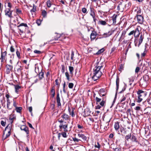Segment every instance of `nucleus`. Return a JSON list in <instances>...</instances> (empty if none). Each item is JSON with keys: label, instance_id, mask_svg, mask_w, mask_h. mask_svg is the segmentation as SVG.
I'll return each mask as SVG.
<instances>
[{"label": "nucleus", "instance_id": "79ce46f5", "mask_svg": "<svg viewBox=\"0 0 151 151\" xmlns=\"http://www.w3.org/2000/svg\"><path fill=\"white\" fill-rule=\"evenodd\" d=\"M82 12L84 13H87V9L85 8H83L82 9Z\"/></svg>", "mask_w": 151, "mask_h": 151}, {"label": "nucleus", "instance_id": "338daca9", "mask_svg": "<svg viewBox=\"0 0 151 151\" xmlns=\"http://www.w3.org/2000/svg\"><path fill=\"white\" fill-rule=\"evenodd\" d=\"M129 83H130L131 82H133L134 80L133 79V78H129Z\"/></svg>", "mask_w": 151, "mask_h": 151}, {"label": "nucleus", "instance_id": "a211bd4d", "mask_svg": "<svg viewBox=\"0 0 151 151\" xmlns=\"http://www.w3.org/2000/svg\"><path fill=\"white\" fill-rule=\"evenodd\" d=\"M56 101L58 103V106H60L61 105L60 102V98L59 97V94L58 93L57 94V97H56Z\"/></svg>", "mask_w": 151, "mask_h": 151}, {"label": "nucleus", "instance_id": "49530a36", "mask_svg": "<svg viewBox=\"0 0 151 151\" xmlns=\"http://www.w3.org/2000/svg\"><path fill=\"white\" fill-rule=\"evenodd\" d=\"M103 49H101L98 51L96 53V54L97 55L99 54L101 52H103Z\"/></svg>", "mask_w": 151, "mask_h": 151}, {"label": "nucleus", "instance_id": "2eb2a0df", "mask_svg": "<svg viewBox=\"0 0 151 151\" xmlns=\"http://www.w3.org/2000/svg\"><path fill=\"white\" fill-rule=\"evenodd\" d=\"M22 130L24 131L27 133L28 134L29 133L28 130V127L24 125L22 126L20 128Z\"/></svg>", "mask_w": 151, "mask_h": 151}, {"label": "nucleus", "instance_id": "09e8293b", "mask_svg": "<svg viewBox=\"0 0 151 151\" xmlns=\"http://www.w3.org/2000/svg\"><path fill=\"white\" fill-rule=\"evenodd\" d=\"M62 73H64L65 71V67L64 65H62Z\"/></svg>", "mask_w": 151, "mask_h": 151}, {"label": "nucleus", "instance_id": "aec40b11", "mask_svg": "<svg viewBox=\"0 0 151 151\" xmlns=\"http://www.w3.org/2000/svg\"><path fill=\"white\" fill-rule=\"evenodd\" d=\"M14 86L15 88V92L17 93H18L19 89L21 88V87L18 85H14Z\"/></svg>", "mask_w": 151, "mask_h": 151}, {"label": "nucleus", "instance_id": "e2e57ef3", "mask_svg": "<svg viewBox=\"0 0 151 151\" xmlns=\"http://www.w3.org/2000/svg\"><path fill=\"white\" fill-rule=\"evenodd\" d=\"M28 109L30 112H32V108L31 106L29 107L28 108Z\"/></svg>", "mask_w": 151, "mask_h": 151}, {"label": "nucleus", "instance_id": "69168bd1", "mask_svg": "<svg viewBox=\"0 0 151 151\" xmlns=\"http://www.w3.org/2000/svg\"><path fill=\"white\" fill-rule=\"evenodd\" d=\"M140 107L139 106L136 107L135 109L136 110H140Z\"/></svg>", "mask_w": 151, "mask_h": 151}, {"label": "nucleus", "instance_id": "0e129e2a", "mask_svg": "<svg viewBox=\"0 0 151 151\" xmlns=\"http://www.w3.org/2000/svg\"><path fill=\"white\" fill-rule=\"evenodd\" d=\"M8 6L10 8H11L12 7V6L10 3L8 2Z\"/></svg>", "mask_w": 151, "mask_h": 151}, {"label": "nucleus", "instance_id": "c9c22d12", "mask_svg": "<svg viewBox=\"0 0 151 151\" xmlns=\"http://www.w3.org/2000/svg\"><path fill=\"white\" fill-rule=\"evenodd\" d=\"M131 140L133 142H137V141H136V138L134 135H132V137H131Z\"/></svg>", "mask_w": 151, "mask_h": 151}, {"label": "nucleus", "instance_id": "20e7f679", "mask_svg": "<svg viewBox=\"0 0 151 151\" xmlns=\"http://www.w3.org/2000/svg\"><path fill=\"white\" fill-rule=\"evenodd\" d=\"M125 5L124 1H119L117 6L118 10L121 12H122L125 8Z\"/></svg>", "mask_w": 151, "mask_h": 151}, {"label": "nucleus", "instance_id": "de8ad7c7", "mask_svg": "<svg viewBox=\"0 0 151 151\" xmlns=\"http://www.w3.org/2000/svg\"><path fill=\"white\" fill-rule=\"evenodd\" d=\"M34 52L37 54H40L41 53V52L39 50H35L34 51Z\"/></svg>", "mask_w": 151, "mask_h": 151}, {"label": "nucleus", "instance_id": "2f4dec72", "mask_svg": "<svg viewBox=\"0 0 151 151\" xmlns=\"http://www.w3.org/2000/svg\"><path fill=\"white\" fill-rule=\"evenodd\" d=\"M22 109L21 107H17L16 108V111L18 112H20L21 110Z\"/></svg>", "mask_w": 151, "mask_h": 151}, {"label": "nucleus", "instance_id": "f257e3e1", "mask_svg": "<svg viewBox=\"0 0 151 151\" xmlns=\"http://www.w3.org/2000/svg\"><path fill=\"white\" fill-rule=\"evenodd\" d=\"M93 69L92 78L95 81L98 80L101 76L102 73L100 70L101 68L102 67V63L98 62L95 64Z\"/></svg>", "mask_w": 151, "mask_h": 151}, {"label": "nucleus", "instance_id": "4d7b16f0", "mask_svg": "<svg viewBox=\"0 0 151 151\" xmlns=\"http://www.w3.org/2000/svg\"><path fill=\"white\" fill-rule=\"evenodd\" d=\"M134 34V30H133L130 32L128 34V35L129 36L131 35Z\"/></svg>", "mask_w": 151, "mask_h": 151}, {"label": "nucleus", "instance_id": "dca6fc26", "mask_svg": "<svg viewBox=\"0 0 151 151\" xmlns=\"http://www.w3.org/2000/svg\"><path fill=\"white\" fill-rule=\"evenodd\" d=\"M90 15L93 18H94V17H95V10L94 8L90 6Z\"/></svg>", "mask_w": 151, "mask_h": 151}, {"label": "nucleus", "instance_id": "864d4df0", "mask_svg": "<svg viewBox=\"0 0 151 151\" xmlns=\"http://www.w3.org/2000/svg\"><path fill=\"white\" fill-rule=\"evenodd\" d=\"M73 140L75 142H78L80 140V139H78L76 138H73Z\"/></svg>", "mask_w": 151, "mask_h": 151}, {"label": "nucleus", "instance_id": "7ed1b4c3", "mask_svg": "<svg viewBox=\"0 0 151 151\" xmlns=\"http://www.w3.org/2000/svg\"><path fill=\"white\" fill-rule=\"evenodd\" d=\"M137 102L138 103H140L141 102L143 99L145 97L146 95V93L143 91L139 90L137 92Z\"/></svg>", "mask_w": 151, "mask_h": 151}, {"label": "nucleus", "instance_id": "ea45409f", "mask_svg": "<svg viewBox=\"0 0 151 151\" xmlns=\"http://www.w3.org/2000/svg\"><path fill=\"white\" fill-rule=\"evenodd\" d=\"M97 145L96 144H95V147L96 148H99L100 147V145L99 144V142H97Z\"/></svg>", "mask_w": 151, "mask_h": 151}, {"label": "nucleus", "instance_id": "8fccbe9b", "mask_svg": "<svg viewBox=\"0 0 151 151\" xmlns=\"http://www.w3.org/2000/svg\"><path fill=\"white\" fill-rule=\"evenodd\" d=\"M111 35V33H109V32L108 33H104V35H106V37H109L110 35Z\"/></svg>", "mask_w": 151, "mask_h": 151}, {"label": "nucleus", "instance_id": "603ef678", "mask_svg": "<svg viewBox=\"0 0 151 151\" xmlns=\"http://www.w3.org/2000/svg\"><path fill=\"white\" fill-rule=\"evenodd\" d=\"M10 50L12 52H13L14 51V49L12 46L10 48Z\"/></svg>", "mask_w": 151, "mask_h": 151}, {"label": "nucleus", "instance_id": "f704fd0d", "mask_svg": "<svg viewBox=\"0 0 151 151\" xmlns=\"http://www.w3.org/2000/svg\"><path fill=\"white\" fill-rule=\"evenodd\" d=\"M99 23L102 25H105L106 24V22L104 21L101 20L100 21Z\"/></svg>", "mask_w": 151, "mask_h": 151}, {"label": "nucleus", "instance_id": "37998d69", "mask_svg": "<svg viewBox=\"0 0 151 151\" xmlns=\"http://www.w3.org/2000/svg\"><path fill=\"white\" fill-rule=\"evenodd\" d=\"M74 55V52L73 51H72L71 52V60H73Z\"/></svg>", "mask_w": 151, "mask_h": 151}, {"label": "nucleus", "instance_id": "c03bdc74", "mask_svg": "<svg viewBox=\"0 0 151 151\" xmlns=\"http://www.w3.org/2000/svg\"><path fill=\"white\" fill-rule=\"evenodd\" d=\"M61 134L64 137H66L67 136L65 132L61 133Z\"/></svg>", "mask_w": 151, "mask_h": 151}, {"label": "nucleus", "instance_id": "f8f14e48", "mask_svg": "<svg viewBox=\"0 0 151 151\" xmlns=\"http://www.w3.org/2000/svg\"><path fill=\"white\" fill-rule=\"evenodd\" d=\"M22 67L18 66L16 67L15 71L17 72V74H22Z\"/></svg>", "mask_w": 151, "mask_h": 151}, {"label": "nucleus", "instance_id": "bb28decb", "mask_svg": "<svg viewBox=\"0 0 151 151\" xmlns=\"http://www.w3.org/2000/svg\"><path fill=\"white\" fill-rule=\"evenodd\" d=\"M36 6L35 4H33V8L30 10L31 12H35L36 11Z\"/></svg>", "mask_w": 151, "mask_h": 151}, {"label": "nucleus", "instance_id": "a19ab883", "mask_svg": "<svg viewBox=\"0 0 151 151\" xmlns=\"http://www.w3.org/2000/svg\"><path fill=\"white\" fill-rule=\"evenodd\" d=\"M16 12L18 14H20L22 13V11L19 9H17Z\"/></svg>", "mask_w": 151, "mask_h": 151}, {"label": "nucleus", "instance_id": "3c124183", "mask_svg": "<svg viewBox=\"0 0 151 151\" xmlns=\"http://www.w3.org/2000/svg\"><path fill=\"white\" fill-rule=\"evenodd\" d=\"M109 124L108 122H106V126H105L104 128V129L105 130H106V129H108L107 126H108Z\"/></svg>", "mask_w": 151, "mask_h": 151}, {"label": "nucleus", "instance_id": "a878e982", "mask_svg": "<svg viewBox=\"0 0 151 151\" xmlns=\"http://www.w3.org/2000/svg\"><path fill=\"white\" fill-rule=\"evenodd\" d=\"M7 108L8 109H11L12 108V106L11 105V102L7 103Z\"/></svg>", "mask_w": 151, "mask_h": 151}, {"label": "nucleus", "instance_id": "774afa93", "mask_svg": "<svg viewBox=\"0 0 151 151\" xmlns=\"http://www.w3.org/2000/svg\"><path fill=\"white\" fill-rule=\"evenodd\" d=\"M13 106H14L16 108L17 107L16 103L15 101H14L13 102Z\"/></svg>", "mask_w": 151, "mask_h": 151}, {"label": "nucleus", "instance_id": "39448f33", "mask_svg": "<svg viewBox=\"0 0 151 151\" xmlns=\"http://www.w3.org/2000/svg\"><path fill=\"white\" fill-rule=\"evenodd\" d=\"M68 124H60L59 126V130L62 131L63 130V131L64 132L68 131Z\"/></svg>", "mask_w": 151, "mask_h": 151}, {"label": "nucleus", "instance_id": "bf43d9fd", "mask_svg": "<svg viewBox=\"0 0 151 151\" xmlns=\"http://www.w3.org/2000/svg\"><path fill=\"white\" fill-rule=\"evenodd\" d=\"M126 99V98L125 97H123L120 100V102H122L123 101H124Z\"/></svg>", "mask_w": 151, "mask_h": 151}, {"label": "nucleus", "instance_id": "cd10ccee", "mask_svg": "<svg viewBox=\"0 0 151 151\" xmlns=\"http://www.w3.org/2000/svg\"><path fill=\"white\" fill-rule=\"evenodd\" d=\"M47 13L46 12L45 10H43L42 11V15L43 17H46Z\"/></svg>", "mask_w": 151, "mask_h": 151}, {"label": "nucleus", "instance_id": "f3484780", "mask_svg": "<svg viewBox=\"0 0 151 151\" xmlns=\"http://www.w3.org/2000/svg\"><path fill=\"white\" fill-rule=\"evenodd\" d=\"M75 109L74 108H73L72 111H71L69 109H68L70 115L72 117H74L75 115L74 111Z\"/></svg>", "mask_w": 151, "mask_h": 151}, {"label": "nucleus", "instance_id": "423d86ee", "mask_svg": "<svg viewBox=\"0 0 151 151\" xmlns=\"http://www.w3.org/2000/svg\"><path fill=\"white\" fill-rule=\"evenodd\" d=\"M7 54V52L5 51L4 52H1V57L0 58V60H1V62H3L6 59V55Z\"/></svg>", "mask_w": 151, "mask_h": 151}, {"label": "nucleus", "instance_id": "f03ea898", "mask_svg": "<svg viewBox=\"0 0 151 151\" xmlns=\"http://www.w3.org/2000/svg\"><path fill=\"white\" fill-rule=\"evenodd\" d=\"M12 124H9L6 127L4 131L3 138L5 139L9 136L10 135V132L12 129Z\"/></svg>", "mask_w": 151, "mask_h": 151}, {"label": "nucleus", "instance_id": "9d476101", "mask_svg": "<svg viewBox=\"0 0 151 151\" xmlns=\"http://www.w3.org/2000/svg\"><path fill=\"white\" fill-rule=\"evenodd\" d=\"M105 102L104 100V99L102 100V101L101 102L99 103V105H98L97 106H96V109H99L101 108V106H104V104H105Z\"/></svg>", "mask_w": 151, "mask_h": 151}, {"label": "nucleus", "instance_id": "58836bf2", "mask_svg": "<svg viewBox=\"0 0 151 151\" xmlns=\"http://www.w3.org/2000/svg\"><path fill=\"white\" fill-rule=\"evenodd\" d=\"M74 84L72 83H69L68 84V87L70 88H72Z\"/></svg>", "mask_w": 151, "mask_h": 151}, {"label": "nucleus", "instance_id": "393cba45", "mask_svg": "<svg viewBox=\"0 0 151 151\" xmlns=\"http://www.w3.org/2000/svg\"><path fill=\"white\" fill-rule=\"evenodd\" d=\"M39 77L40 79H42L44 77V72H41L39 73Z\"/></svg>", "mask_w": 151, "mask_h": 151}, {"label": "nucleus", "instance_id": "ddd939ff", "mask_svg": "<svg viewBox=\"0 0 151 151\" xmlns=\"http://www.w3.org/2000/svg\"><path fill=\"white\" fill-rule=\"evenodd\" d=\"M97 35V33L96 32L93 31L90 35V38L91 40H94L95 39Z\"/></svg>", "mask_w": 151, "mask_h": 151}, {"label": "nucleus", "instance_id": "5701e85b", "mask_svg": "<svg viewBox=\"0 0 151 151\" xmlns=\"http://www.w3.org/2000/svg\"><path fill=\"white\" fill-rule=\"evenodd\" d=\"M144 38V37H142V35H141V36H140L139 39V43L138 45V46L139 47L140 45L141 44V43H142L143 39Z\"/></svg>", "mask_w": 151, "mask_h": 151}, {"label": "nucleus", "instance_id": "6e6d98bb", "mask_svg": "<svg viewBox=\"0 0 151 151\" xmlns=\"http://www.w3.org/2000/svg\"><path fill=\"white\" fill-rule=\"evenodd\" d=\"M119 78L118 77H117L116 80V84H119Z\"/></svg>", "mask_w": 151, "mask_h": 151}, {"label": "nucleus", "instance_id": "4be33fe9", "mask_svg": "<svg viewBox=\"0 0 151 151\" xmlns=\"http://www.w3.org/2000/svg\"><path fill=\"white\" fill-rule=\"evenodd\" d=\"M51 95L52 97H54L55 95V88L54 86H52L51 90Z\"/></svg>", "mask_w": 151, "mask_h": 151}, {"label": "nucleus", "instance_id": "1a4fd4ad", "mask_svg": "<svg viewBox=\"0 0 151 151\" xmlns=\"http://www.w3.org/2000/svg\"><path fill=\"white\" fill-rule=\"evenodd\" d=\"M140 28L139 26L137 27L134 30V36L135 37H137L139 36L140 34L139 29Z\"/></svg>", "mask_w": 151, "mask_h": 151}, {"label": "nucleus", "instance_id": "6e6552de", "mask_svg": "<svg viewBox=\"0 0 151 151\" xmlns=\"http://www.w3.org/2000/svg\"><path fill=\"white\" fill-rule=\"evenodd\" d=\"M12 12L10 9H7L5 11V15L9 18H12Z\"/></svg>", "mask_w": 151, "mask_h": 151}, {"label": "nucleus", "instance_id": "c756f323", "mask_svg": "<svg viewBox=\"0 0 151 151\" xmlns=\"http://www.w3.org/2000/svg\"><path fill=\"white\" fill-rule=\"evenodd\" d=\"M47 6L48 7H50L51 5V1L50 0L47 1Z\"/></svg>", "mask_w": 151, "mask_h": 151}, {"label": "nucleus", "instance_id": "412c9836", "mask_svg": "<svg viewBox=\"0 0 151 151\" xmlns=\"http://www.w3.org/2000/svg\"><path fill=\"white\" fill-rule=\"evenodd\" d=\"M124 3L125 4V8H129L131 5V4L130 2H125L124 1Z\"/></svg>", "mask_w": 151, "mask_h": 151}, {"label": "nucleus", "instance_id": "9b49d317", "mask_svg": "<svg viewBox=\"0 0 151 151\" xmlns=\"http://www.w3.org/2000/svg\"><path fill=\"white\" fill-rule=\"evenodd\" d=\"M137 20L138 22L140 24H142L143 22V18L140 15H138L137 16Z\"/></svg>", "mask_w": 151, "mask_h": 151}, {"label": "nucleus", "instance_id": "7c9ffc66", "mask_svg": "<svg viewBox=\"0 0 151 151\" xmlns=\"http://www.w3.org/2000/svg\"><path fill=\"white\" fill-rule=\"evenodd\" d=\"M69 70L70 71V73L72 75L73 74V67L72 66H69Z\"/></svg>", "mask_w": 151, "mask_h": 151}, {"label": "nucleus", "instance_id": "6ab92c4d", "mask_svg": "<svg viewBox=\"0 0 151 151\" xmlns=\"http://www.w3.org/2000/svg\"><path fill=\"white\" fill-rule=\"evenodd\" d=\"M78 136L80 137L83 140H86L87 138L86 136L82 134H78Z\"/></svg>", "mask_w": 151, "mask_h": 151}, {"label": "nucleus", "instance_id": "0eeeda50", "mask_svg": "<svg viewBox=\"0 0 151 151\" xmlns=\"http://www.w3.org/2000/svg\"><path fill=\"white\" fill-rule=\"evenodd\" d=\"M61 118L63 120H70V116L68 114L64 113L61 116Z\"/></svg>", "mask_w": 151, "mask_h": 151}, {"label": "nucleus", "instance_id": "473e14b6", "mask_svg": "<svg viewBox=\"0 0 151 151\" xmlns=\"http://www.w3.org/2000/svg\"><path fill=\"white\" fill-rule=\"evenodd\" d=\"M131 137V134H129L125 136V138L127 141H128L129 139Z\"/></svg>", "mask_w": 151, "mask_h": 151}, {"label": "nucleus", "instance_id": "13d9d810", "mask_svg": "<svg viewBox=\"0 0 151 151\" xmlns=\"http://www.w3.org/2000/svg\"><path fill=\"white\" fill-rule=\"evenodd\" d=\"M16 54L18 57L19 58H20V53L18 51H17L16 52Z\"/></svg>", "mask_w": 151, "mask_h": 151}, {"label": "nucleus", "instance_id": "72a5a7b5", "mask_svg": "<svg viewBox=\"0 0 151 151\" xmlns=\"http://www.w3.org/2000/svg\"><path fill=\"white\" fill-rule=\"evenodd\" d=\"M96 103L97 104H98V103L100 102L101 101V99L99 98L98 97H96Z\"/></svg>", "mask_w": 151, "mask_h": 151}, {"label": "nucleus", "instance_id": "5fc2aeb1", "mask_svg": "<svg viewBox=\"0 0 151 151\" xmlns=\"http://www.w3.org/2000/svg\"><path fill=\"white\" fill-rule=\"evenodd\" d=\"M1 125L3 126H5L6 124V122H4L3 121H1Z\"/></svg>", "mask_w": 151, "mask_h": 151}, {"label": "nucleus", "instance_id": "4468645a", "mask_svg": "<svg viewBox=\"0 0 151 151\" xmlns=\"http://www.w3.org/2000/svg\"><path fill=\"white\" fill-rule=\"evenodd\" d=\"M6 73L7 74H9L10 71L12 70L13 66L12 65H7L6 66Z\"/></svg>", "mask_w": 151, "mask_h": 151}, {"label": "nucleus", "instance_id": "4c0bfd02", "mask_svg": "<svg viewBox=\"0 0 151 151\" xmlns=\"http://www.w3.org/2000/svg\"><path fill=\"white\" fill-rule=\"evenodd\" d=\"M65 75L67 78V80L68 81H69L70 78H69V75L68 73L67 72H66L65 73Z\"/></svg>", "mask_w": 151, "mask_h": 151}, {"label": "nucleus", "instance_id": "c85d7f7f", "mask_svg": "<svg viewBox=\"0 0 151 151\" xmlns=\"http://www.w3.org/2000/svg\"><path fill=\"white\" fill-rule=\"evenodd\" d=\"M22 26H24V27H27V25L26 24H24V23H22L21 24H20L19 25H18L17 26V27H20Z\"/></svg>", "mask_w": 151, "mask_h": 151}, {"label": "nucleus", "instance_id": "e433bc0d", "mask_svg": "<svg viewBox=\"0 0 151 151\" xmlns=\"http://www.w3.org/2000/svg\"><path fill=\"white\" fill-rule=\"evenodd\" d=\"M42 20L40 19H38L36 21V23L38 26H39L40 25Z\"/></svg>", "mask_w": 151, "mask_h": 151}, {"label": "nucleus", "instance_id": "052dcab7", "mask_svg": "<svg viewBox=\"0 0 151 151\" xmlns=\"http://www.w3.org/2000/svg\"><path fill=\"white\" fill-rule=\"evenodd\" d=\"M55 84L56 85L59 86V83L58 81V80L57 79H56L55 81Z\"/></svg>", "mask_w": 151, "mask_h": 151}, {"label": "nucleus", "instance_id": "680f3d73", "mask_svg": "<svg viewBox=\"0 0 151 151\" xmlns=\"http://www.w3.org/2000/svg\"><path fill=\"white\" fill-rule=\"evenodd\" d=\"M115 151H121V149L119 147L116 148L114 149Z\"/></svg>", "mask_w": 151, "mask_h": 151}, {"label": "nucleus", "instance_id": "a18cd8bd", "mask_svg": "<svg viewBox=\"0 0 151 151\" xmlns=\"http://www.w3.org/2000/svg\"><path fill=\"white\" fill-rule=\"evenodd\" d=\"M140 70V68L139 67H137L135 70V72L138 73Z\"/></svg>", "mask_w": 151, "mask_h": 151}, {"label": "nucleus", "instance_id": "b1692460", "mask_svg": "<svg viewBox=\"0 0 151 151\" xmlns=\"http://www.w3.org/2000/svg\"><path fill=\"white\" fill-rule=\"evenodd\" d=\"M114 127L115 129L117 130L119 129V124L118 122H116L115 124Z\"/></svg>", "mask_w": 151, "mask_h": 151}]
</instances>
